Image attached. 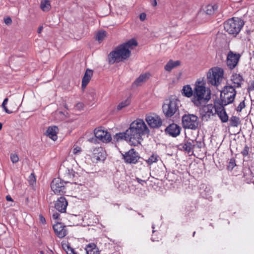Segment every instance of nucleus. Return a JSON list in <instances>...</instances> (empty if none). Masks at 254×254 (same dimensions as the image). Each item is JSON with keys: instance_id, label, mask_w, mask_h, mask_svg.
<instances>
[{"instance_id": "obj_52", "label": "nucleus", "mask_w": 254, "mask_h": 254, "mask_svg": "<svg viewBox=\"0 0 254 254\" xmlns=\"http://www.w3.org/2000/svg\"><path fill=\"white\" fill-rule=\"evenodd\" d=\"M43 29V26H40L38 29V30H37V32L39 33V34H40L42 31Z\"/></svg>"}, {"instance_id": "obj_38", "label": "nucleus", "mask_w": 254, "mask_h": 254, "mask_svg": "<svg viewBox=\"0 0 254 254\" xmlns=\"http://www.w3.org/2000/svg\"><path fill=\"white\" fill-rule=\"evenodd\" d=\"M236 165L235 160L233 158L230 160L227 168L229 170H232L234 167Z\"/></svg>"}, {"instance_id": "obj_30", "label": "nucleus", "mask_w": 254, "mask_h": 254, "mask_svg": "<svg viewBox=\"0 0 254 254\" xmlns=\"http://www.w3.org/2000/svg\"><path fill=\"white\" fill-rule=\"evenodd\" d=\"M193 140L188 141L183 145V148L188 153L193 152Z\"/></svg>"}, {"instance_id": "obj_41", "label": "nucleus", "mask_w": 254, "mask_h": 254, "mask_svg": "<svg viewBox=\"0 0 254 254\" xmlns=\"http://www.w3.org/2000/svg\"><path fill=\"white\" fill-rule=\"evenodd\" d=\"M82 151L81 147L74 146L72 152L74 155H79Z\"/></svg>"}, {"instance_id": "obj_16", "label": "nucleus", "mask_w": 254, "mask_h": 254, "mask_svg": "<svg viewBox=\"0 0 254 254\" xmlns=\"http://www.w3.org/2000/svg\"><path fill=\"white\" fill-rule=\"evenodd\" d=\"M95 137L103 142H109L111 139V135L107 130L96 128L94 131Z\"/></svg>"}, {"instance_id": "obj_49", "label": "nucleus", "mask_w": 254, "mask_h": 254, "mask_svg": "<svg viewBox=\"0 0 254 254\" xmlns=\"http://www.w3.org/2000/svg\"><path fill=\"white\" fill-rule=\"evenodd\" d=\"M254 90V83H252L250 86L248 88V91L250 92L251 91Z\"/></svg>"}, {"instance_id": "obj_28", "label": "nucleus", "mask_w": 254, "mask_h": 254, "mask_svg": "<svg viewBox=\"0 0 254 254\" xmlns=\"http://www.w3.org/2000/svg\"><path fill=\"white\" fill-rule=\"evenodd\" d=\"M150 74L148 73H145L142 74L134 81L133 84L136 86H138L141 83L145 81L147 79L149 78Z\"/></svg>"}, {"instance_id": "obj_48", "label": "nucleus", "mask_w": 254, "mask_h": 254, "mask_svg": "<svg viewBox=\"0 0 254 254\" xmlns=\"http://www.w3.org/2000/svg\"><path fill=\"white\" fill-rule=\"evenodd\" d=\"M39 219H40V222L42 223V224H44L46 223V220H45V218H44V217L42 215H40L39 216Z\"/></svg>"}, {"instance_id": "obj_50", "label": "nucleus", "mask_w": 254, "mask_h": 254, "mask_svg": "<svg viewBox=\"0 0 254 254\" xmlns=\"http://www.w3.org/2000/svg\"><path fill=\"white\" fill-rule=\"evenodd\" d=\"M60 217V214L58 213H55L53 215V218L54 219H58Z\"/></svg>"}, {"instance_id": "obj_8", "label": "nucleus", "mask_w": 254, "mask_h": 254, "mask_svg": "<svg viewBox=\"0 0 254 254\" xmlns=\"http://www.w3.org/2000/svg\"><path fill=\"white\" fill-rule=\"evenodd\" d=\"M59 173L61 179L65 183L76 184L75 178H77L78 175L72 169L61 166L59 169Z\"/></svg>"}, {"instance_id": "obj_21", "label": "nucleus", "mask_w": 254, "mask_h": 254, "mask_svg": "<svg viewBox=\"0 0 254 254\" xmlns=\"http://www.w3.org/2000/svg\"><path fill=\"white\" fill-rule=\"evenodd\" d=\"M93 70L87 69L82 79L81 86L82 88H85L86 87L91 80Z\"/></svg>"}, {"instance_id": "obj_25", "label": "nucleus", "mask_w": 254, "mask_h": 254, "mask_svg": "<svg viewBox=\"0 0 254 254\" xmlns=\"http://www.w3.org/2000/svg\"><path fill=\"white\" fill-rule=\"evenodd\" d=\"M87 254H100V251L94 243L88 244L85 248Z\"/></svg>"}, {"instance_id": "obj_54", "label": "nucleus", "mask_w": 254, "mask_h": 254, "mask_svg": "<svg viewBox=\"0 0 254 254\" xmlns=\"http://www.w3.org/2000/svg\"><path fill=\"white\" fill-rule=\"evenodd\" d=\"M214 159H215V160L216 161H217V162H218V163L219 164V166H221V164H220V162L219 161V160H218H218H217V159H216V158H215Z\"/></svg>"}, {"instance_id": "obj_11", "label": "nucleus", "mask_w": 254, "mask_h": 254, "mask_svg": "<svg viewBox=\"0 0 254 254\" xmlns=\"http://www.w3.org/2000/svg\"><path fill=\"white\" fill-rule=\"evenodd\" d=\"M64 184L61 178H55L51 184V189L55 194H64L65 192Z\"/></svg>"}, {"instance_id": "obj_18", "label": "nucleus", "mask_w": 254, "mask_h": 254, "mask_svg": "<svg viewBox=\"0 0 254 254\" xmlns=\"http://www.w3.org/2000/svg\"><path fill=\"white\" fill-rule=\"evenodd\" d=\"M181 128L176 124H172L168 126L165 129L166 134L172 137H177L181 132Z\"/></svg>"}, {"instance_id": "obj_10", "label": "nucleus", "mask_w": 254, "mask_h": 254, "mask_svg": "<svg viewBox=\"0 0 254 254\" xmlns=\"http://www.w3.org/2000/svg\"><path fill=\"white\" fill-rule=\"evenodd\" d=\"M236 91L232 85L223 87V106L231 104L234 101Z\"/></svg>"}, {"instance_id": "obj_9", "label": "nucleus", "mask_w": 254, "mask_h": 254, "mask_svg": "<svg viewBox=\"0 0 254 254\" xmlns=\"http://www.w3.org/2000/svg\"><path fill=\"white\" fill-rule=\"evenodd\" d=\"M207 82L212 85L217 86L222 79V69L218 67L211 68L207 74Z\"/></svg>"}, {"instance_id": "obj_19", "label": "nucleus", "mask_w": 254, "mask_h": 254, "mask_svg": "<svg viewBox=\"0 0 254 254\" xmlns=\"http://www.w3.org/2000/svg\"><path fill=\"white\" fill-rule=\"evenodd\" d=\"M68 205V202L66 198L64 196H61L55 202V208L58 211L61 213L66 212V209Z\"/></svg>"}, {"instance_id": "obj_34", "label": "nucleus", "mask_w": 254, "mask_h": 254, "mask_svg": "<svg viewBox=\"0 0 254 254\" xmlns=\"http://www.w3.org/2000/svg\"><path fill=\"white\" fill-rule=\"evenodd\" d=\"M130 101L129 98H127V99L125 100V101L121 102L118 105L117 109L118 110H121L122 109L128 106L130 104Z\"/></svg>"}, {"instance_id": "obj_37", "label": "nucleus", "mask_w": 254, "mask_h": 254, "mask_svg": "<svg viewBox=\"0 0 254 254\" xmlns=\"http://www.w3.org/2000/svg\"><path fill=\"white\" fill-rule=\"evenodd\" d=\"M64 248L67 254H77L74 250L69 245H66Z\"/></svg>"}, {"instance_id": "obj_40", "label": "nucleus", "mask_w": 254, "mask_h": 254, "mask_svg": "<svg viewBox=\"0 0 254 254\" xmlns=\"http://www.w3.org/2000/svg\"><path fill=\"white\" fill-rule=\"evenodd\" d=\"M246 105L245 103V100H243L242 102H241L238 106L237 107L236 110L238 112H240L241 111L245 108Z\"/></svg>"}, {"instance_id": "obj_1", "label": "nucleus", "mask_w": 254, "mask_h": 254, "mask_svg": "<svg viewBox=\"0 0 254 254\" xmlns=\"http://www.w3.org/2000/svg\"><path fill=\"white\" fill-rule=\"evenodd\" d=\"M137 45V41L131 39L117 46L108 56V63L113 64L128 59L131 55L130 50Z\"/></svg>"}, {"instance_id": "obj_44", "label": "nucleus", "mask_w": 254, "mask_h": 254, "mask_svg": "<svg viewBox=\"0 0 254 254\" xmlns=\"http://www.w3.org/2000/svg\"><path fill=\"white\" fill-rule=\"evenodd\" d=\"M249 148L247 146H246L244 150H243V151L242 152L243 155L244 156H246L248 155L249 154Z\"/></svg>"}, {"instance_id": "obj_15", "label": "nucleus", "mask_w": 254, "mask_h": 254, "mask_svg": "<svg viewBox=\"0 0 254 254\" xmlns=\"http://www.w3.org/2000/svg\"><path fill=\"white\" fill-rule=\"evenodd\" d=\"M145 120L148 126L153 128H158L162 126V121L160 117L156 115H147Z\"/></svg>"}, {"instance_id": "obj_32", "label": "nucleus", "mask_w": 254, "mask_h": 254, "mask_svg": "<svg viewBox=\"0 0 254 254\" xmlns=\"http://www.w3.org/2000/svg\"><path fill=\"white\" fill-rule=\"evenodd\" d=\"M229 121V125L233 127H237L241 123L240 118L236 116H232Z\"/></svg>"}, {"instance_id": "obj_53", "label": "nucleus", "mask_w": 254, "mask_h": 254, "mask_svg": "<svg viewBox=\"0 0 254 254\" xmlns=\"http://www.w3.org/2000/svg\"><path fill=\"white\" fill-rule=\"evenodd\" d=\"M151 4L153 6H156L157 4L156 0H153Z\"/></svg>"}, {"instance_id": "obj_47", "label": "nucleus", "mask_w": 254, "mask_h": 254, "mask_svg": "<svg viewBox=\"0 0 254 254\" xmlns=\"http://www.w3.org/2000/svg\"><path fill=\"white\" fill-rule=\"evenodd\" d=\"M136 180L137 181V182L138 183L140 184H141V185H142V186L143 185V183H146V181H145V180H142V179H139V178H136Z\"/></svg>"}, {"instance_id": "obj_33", "label": "nucleus", "mask_w": 254, "mask_h": 254, "mask_svg": "<svg viewBox=\"0 0 254 254\" xmlns=\"http://www.w3.org/2000/svg\"><path fill=\"white\" fill-rule=\"evenodd\" d=\"M159 159V156L158 155L156 154H153L148 158V159L146 160V162L148 164L151 165L153 163L157 162Z\"/></svg>"}, {"instance_id": "obj_59", "label": "nucleus", "mask_w": 254, "mask_h": 254, "mask_svg": "<svg viewBox=\"0 0 254 254\" xmlns=\"http://www.w3.org/2000/svg\"><path fill=\"white\" fill-rule=\"evenodd\" d=\"M253 55H254V51H253Z\"/></svg>"}, {"instance_id": "obj_4", "label": "nucleus", "mask_w": 254, "mask_h": 254, "mask_svg": "<svg viewBox=\"0 0 254 254\" xmlns=\"http://www.w3.org/2000/svg\"><path fill=\"white\" fill-rule=\"evenodd\" d=\"M220 97L215 99L214 104H208L200 109V117L203 121H208L211 116L217 115L222 122V91H220Z\"/></svg>"}, {"instance_id": "obj_58", "label": "nucleus", "mask_w": 254, "mask_h": 254, "mask_svg": "<svg viewBox=\"0 0 254 254\" xmlns=\"http://www.w3.org/2000/svg\"><path fill=\"white\" fill-rule=\"evenodd\" d=\"M219 32H218L217 36V39H218V36H219Z\"/></svg>"}, {"instance_id": "obj_43", "label": "nucleus", "mask_w": 254, "mask_h": 254, "mask_svg": "<svg viewBox=\"0 0 254 254\" xmlns=\"http://www.w3.org/2000/svg\"><path fill=\"white\" fill-rule=\"evenodd\" d=\"M228 116L226 114L225 109L223 108V123L228 122Z\"/></svg>"}, {"instance_id": "obj_42", "label": "nucleus", "mask_w": 254, "mask_h": 254, "mask_svg": "<svg viewBox=\"0 0 254 254\" xmlns=\"http://www.w3.org/2000/svg\"><path fill=\"white\" fill-rule=\"evenodd\" d=\"M75 107L77 110H78L79 111H81L83 109V108L84 107V105L83 103L79 102V103H78L77 104H76Z\"/></svg>"}, {"instance_id": "obj_45", "label": "nucleus", "mask_w": 254, "mask_h": 254, "mask_svg": "<svg viewBox=\"0 0 254 254\" xmlns=\"http://www.w3.org/2000/svg\"><path fill=\"white\" fill-rule=\"evenodd\" d=\"M4 23L6 25H10V24H11V23H12V20H11V18L9 17H8L6 18H5L4 19Z\"/></svg>"}, {"instance_id": "obj_29", "label": "nucleus", "mask_w": 254, "mask_h": 254, "mask_svg": "<svg viewBox=\"0 0 254 254\" xmlns=\"http://www.w3.org/2000/svg\"><path fill=\"white\" fill-rule=\"evenodd\" d=\"M182 94L187 97H192L193 90L192 89L190 85H187L183 87Z\"/></svg>"}, {"instance_id": "obj_14", "label": "nucleus", "mask_w": 254, "mask_h": 254, "mask_svg": "<svg viewBox=\"0 0 254 254\" xmlns=\"http://www.w3.org/2000/svg\"><path fill=\"white\" fill-rule=\"evenodd\" d=\"M90 152V156L93 162L104 161L106 159L105 151L102 147L92 148L91 149Z\"/></svg>"}, {"instance_id": "obj_12", "label": "nucleus", "mask_w": 254, "mask_h": 254, "mask_svg": "<svg viewBox=\"0 0 254 254\" xmlns=\"http://www.w3.org/2000/svg\"><path fill=\"white\" fill-rule=\"evenodd\" d=\"M217 9L218 5L217 4L207 5L202 10H200L198 13L197 18H201L204 17L205 19L204 21H205L208 19V16L213 14Z\"/></svg>"}, {"instance_id": "obj_57", "label": "nucleus", "mask_w": 254, "mask_h": 254, "mask_svg": "<svg viewBox=\"0 0 254 254\" xmlns=\"http://www.w3.org/2000/svg\"><path fill=\"white\" fill-rule=\"evenodd\" d=\"M195 234V232H194L193 233V234H192V236H193V237H194Z\"/></svg>"}, {"instance_id": "obj_23", "label": "nucleus", "mask_w": 254, "mask_h": 254, "mask_svg": "<svg viewBox=\"0 0 254 254\" xmlns=\"http://www.w3.org/2000/svg\"><path fill=\"white\" fill-rule=\"evenodd\" d=\"M114 140L116 141H119L121 140H125L130 142V138L129 135L127 133V129L125 132H120L116 133L114 136Z\"/></svg>"}, {"instance_id": "obj_6", "label": "nucleus", "mask_w": 254, "mask_h": 254, "mask_svg": "<svg viewBox=\"0 0 254 254\" xmlns=\"http://www.w3.org/2000/svg\"><path fill=\"white\" fill-rule=\"evenodd\" d=\"M223 25L226 31L235 37L241 30L244 22L239 18L233 17L228 19Z\"/></svg>"}, {"instance_id": "obj_35", "label": "nucleus", "mask_w": 254, "mask_h": 254, "mask_svg": "<svg viewBox=\"0 0 254 254\" xmlns=\"http://www.w3.org/2000/svg\"><path fill=\"white\" fill-rule=\"evenodd\" d=\"M106 36V33L105 31H99L96 35V39L99 42L103 40Z\"/></svg>"}, {"instance_id": "obj_31", "label": "nucleus", "mask_w": 254, "mask_h": 254, "mask_svg": "<svg viewBox=\"0 0 254 254\" xmlns=\"http://www.w3.org/2000/svg\"><path fill=\"white\" fill-rule=\"evenodd\" d=\"M40 7L44 11H49L51 7L50 1L48 0H44L41 1Z\"/></svg>"}, {"instance_id": "obj_17", "label": "nucleus", "mask_w": 254, "mask_h": 254, "mask_svg": "<svg viewBox=\"0 0 254 254\" xmlns=\"http://www.w3.org/2000/svg\"><path fill=\"white\" fill-rule=\"evenodd\" d=\"M123 158L127 163L135 164L139 159V157L134 149H131L123 155Z\"/></svg>"}, {"instance_id": "obj_56", "label": "nucleus", "mask_w": 254, "mask_h": 254, "mask_svg": "<svg viewBox=\"0 0 254 254\" xmlns=\"http://www.w3.org/2000/svg\"><path fill=\"white\" fill-rule=\"evenodd\" d=\"M40 254H44V253L43 251H40Z\"/></svg>"}, {"instance_id": "obj_7", "label": "nucleus", "mask_w": 254, "mask_h": 254, "mask_svg": "<svg viewBox=\"0 0 254 254\" xmlns=\"http://www.w3.org/2000/svg\"><path fill=\"white\" fill-rule=\"evenodd\" d=\"M182 126L185 129L196 130L199 126L198 117L194 114H185L182 117Z\"/></svg>"}, {"instance_id": "obj_36", "label": "nucleus", "mask_w": 254, "mask_h": 254, "mask_svg": "<svg viewBox=\"0 0 254 254\" xmlns=\"http://www.w3.org/2000/svg\"><path fill=\"white\" fill-rule=\"evenodd\" d=\"M36 177L34 173H31L28 177V181L29 184L34 186L36 184Z\"/></svg>"}, {"instance_id": "obj_39", "label": "nucleus", "mask_w": 254, "mask_h": 254, "mask_svg": "<svg viewBox=\"0 0 254 254\" xmlns=\"http://www.w3.org/2000/svg\"><path fill=\"white\" fill-rule=\"evenodd\" d=\"M10 160L13 163H16L19 161V157L15 153H11Z\"/></svg>"}, {"instance_id": "obj_26", "label": "nucleus", "mask_w": 254, "mask_h": 254, "mask_svg": "<svg viewBox=\"0 0 254 254\" xmlns=\"http://www.w3.org/2000/svg\"><path fill=\"white\" fill-rule=\"evenodd\" d=\"M8 100V99L7 98H6L5 99H4V100H3V103L1 105V107L3 109L4 111L7 114H11L13 112L17 111L18 108L17 107V106L15 105V104L14 103H13L11 104V106H12V108L11 110H8L7 109V108L6 106V105L7 103Z\"/></svg>"}, {"instance_id": "obj_20", "label": "nucleus", "mask_w": 254, "mask_h": 254, "mask_svg": "<svg viewBox=\"0 0 254 254\" xmlns=\"http://www.w3.org/2000/svg\"><path fill=\"white\" fill-rule=\"evenodd\" d=\"M53 229L57 236L60 238H64L66 235V230L65 226L61 223H57L53 226Z\"/></svg>"}, {"instance_id": "obj_22", "label": "nucleus", "mask_w": 254, "mask_h": 254, "mask_svg": "<svg viewBox=\"0 0 254 254\" xmlns=\"http://www.w3.org/2000/svg\"><path fill=\"white\" fill-rule=\"evenodd\" d=\"M231 80L233 82V85H232L234 88L240 87L241 86L242 82L243 81V77L238 74H235L232 75Z\"/></svg>"}, {"instance_id": "obj_51", "label": "nucleus", "mask_w": 254, "mask_h": 254, "mask_svg": "<svg viewBox=\"0 0 254 254\" xmlns=\"http://www.w3.org/2000/svg\"><path fill=\"white\" fill-rule=\"evenodd\" d=\"M6 199L7 201H13V199H12V198L11 197V196L10 195H7L6 196Z\"/></svg>"}, {"instance_id": "obj_2", "label": "nucleus", "mask_w": 254, "mask_h": 254, "mask_svg": "<svg viewBox=\"0 0 254 254\" xmlns=\"http://www.w3.org/2000/svg\"><path fill=\"white\" fill-rule=\"evenodd\" d=\"M127 131L130 138V143L133 146L140 144L143 140L142 136L149 134L150 132L144 122L141 119L133 122Z\"/></svg>"}, {"instance_id": "obj_13", "label": "nucleus", "mask_w": 254, "mask_h": 254, "mask_svg": "<svg viewBox=\"0 0 254 254\" xmlns=\"http://www.w3.org/2000/svg\"><path fill=\"white\" fill-rule=\"evenodd\" d=\"M241 55L239 54L229 51L227 57V65L230 69H234L237 65Z\"/></svg>"}, {"instance_id": "obj_5", "label": "nucleus", "mask_w": 254, "mask_h": 254, "mask_svg": "<svg viewBox=\"0 0 254 254\" xmlns=\"http://www.w3.org/2000/svg\"><path fill=\"white\" fill-rule=\"evenodd\" d=\"M180 101L176 98H169L165 101L163 106V113L166 118H171L179 114Z\"/></svg>"}, {"instance_id": "obj_27", "label": "nucleus", "mask_w": 254, "mask_h": 254, "mask_svg": "<svg viewBox=\"0 0 254 254\" xmlns=\"http://www.w3.org/2000/svg\"><path fill=\"white\" fill-rule=\"evenodd\" d=\"M180 64L179 61H173L170 60L164 67L165 69L167 71H170L173 68L177 67Z\"/></svg>"}, {"instance_id": "obj_24", "label": "nucleus", "mask_w": 254, "mask_h": 254, "mask_svg": "<svg viewBox=\"0 0 254 254\" xmlns=\"http://www.w3.org/2000/svg\"><path fill=\"white\" fill-rule=\"evenodd\" d=\"M58 128L57 127H50L47 130V135L54 141L57 139V131Z\"/></svg>"}, {"instance_id": "obj_3", "label": "nucleus", "mask_w": 254, "mask_h": 254, "mask_svg": "<svg viewBox=\"0 0 254 254\" xmlns=\"http://www.w3.org/2000/svg\"><path fill=\"white\" fill-rule=\"evenodd\" d=\"M203 81L197 80L195 83L191 102L196 107L204 105L211 98V91L203 85Z\"/></svg>"}, {"instance_id": "obj_46", "label": "nucleus", "mask_w": 254, "mask_h": 254, "mask_svg": "<svg viewBox=\"0 0 254 254\" xmlns=\"http://www.w3.org/2000/svg\"><path fill=\"white\" fill-rule=\"evenodd\" d=\"M146 18V14L145 13H141L139 15L140 20L142 21H144Z\"/></svg>"}, {"instance_id": "obj_55", "label": "nucleus", "mask_w": 254, "mask_h": 254, "mask_svg": "<svg viewBox=\"0 0 254 254\" xmlns=\"http://www.w3.org/2000/svg\"><path fill=\"white\" fill-rule=\"evenodd\" d=\"M2 127V124L1 123H0V130L1 129Z\"/></svg>"}]
</instances>
